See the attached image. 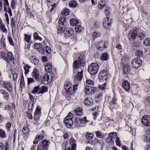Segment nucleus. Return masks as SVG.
Here are the masks:
<instances>
[{
	"mask_svg": "<svg viewBox=\"0 0 150 150\" xmlns=\"http://www.w3.org/2000/svg\"><path fill=\"white\" fill-rule=\"evenodd\" d=\"M39 91V87L36 86L34 87L33 90L32 91V93L35 94Z\"/></svg>",
	"mask_w": 150,
	"mask_h": 150,
	"instance_id": "obj_60",
	"label": "nucleus"
},
{
	"mask_svg": "<svg viewBox=\"0 0 150 150\" xmlns=\"http://www.w3.org/2000/svg\"><path fill=\"white\" fill-rule=\"evenodd\" d=\"M98 67L97 64L95 63H92L88 67V71L91 74H95L97 72Z\"/></svg>",
	"mask_w": 150,
	"mask_h": 150,
	"instance_id": "obj_2",
	"label": "nucleus"
},
{
	"mask_svg": "<svg viewBox=\"0 0 150 150\" xmlns=\"http://www.w3.org/2000/svg\"><path fill=\"white\" fill-rule=\"evenodd\" d=\"M105 1L106 0H100L98 2V6L99 9L101 10L103 8L106 4Z\"/></svg>",
	"mask_w": 150,
	"mask_h": 150,
	"instance_id": "obj_23",
	"label": "nucleus"
},
{
	"mask_svg": "<svg viewBox=\"0 0 150 150\" xmlns=\"http://www.w3.org/2000/svg\"><path fill=\"white\" fill-rule=\"evenodd\" d=\"M82 30L81 26L79 25H77L75 26V30L76 33H79Z\"/></svg>",
	"mask_w": 150,
	"mask_h": 150,
	"instance_id": "obj_46",
	"label": "nucleus"
},
{
	"mask_svg": "<svg viewBox=\"0 0 150 150\" xmlns=\"http://www.w3.org/2000/svg\"><path fill=\"white\" fill-rule=\"evenodd\" d=\"M117 134L115 132H112L109 134L107 142L108 143H113L114 139L117 137Z\"/></svg>",
	"mask_w": 150,
	"mask_h": 150,
	"instance_id": "obj_6",
	"label": "nucleus"
},
{
	"mask_svg": "<svg viewBox=\"0 0 150 150\" xmlns=\"http://www.w3.org/2000/svg\"><path fill=\"white\" fill-rule=\"evenodd\" d=\"M31 62L35 65H37L39 63V60L34 56L32 57L30 59Z\"/></svg>",
	"mask_w": 150,
	"mask_h": 150,
	"instance_id": "obj_37",
	"label": "nucleus"
},
{
	"mask_svg": "<svg viewBox=\"0 0 150 150\" xmlns=\"http://www.w3.org/2000/svg\"><path fill=\"white\" fill-rule=\"evenodd\" d=\"M83 59V57L82 55H79L78 58V61L80 63V66L81 67L83 66L84 65V63L82 61Z\"/></svg>",
	"mask_w": 150,
	"mask_h": 150,
	"instance_id": "obj_36",
	"label": "nucleus"
},
{
	"mask_svg": "<svg viewBox=\"0 0 150 150\" xmlns=\"http://www.w3.org/2000/svg\"><path fill=\"white\" fill-rule=\"evenodd\" d=\"M93 135L92 134L89 133H87L86 135V139L89 140L93 139Z\"/></svg>",
	"mask_w": 150,
	"mask_h": 150,
	"instance_id": "obj_48",
	"label": "nucleus"
},
{
	"mask_svg": "<svg viewBox=\"0 0 150 150\" xmlns=\"http://www.w3.org/2000/svg\"><path fill=\"white\" fill-rule=\"evenodd\" d=\"M30 68V67L27 64L24 66V69L25 70V75H27L29 71V70Z\"/></svg>",
	"mask_w": 150,
	"mask_h": 150,
	"instance_id": "obj_43",
	"label": "nucleus"
},
{
	"mask_svg": "<svg viewBox=\"0 0 150 150\" xmlns=\"http://www.w3.org/2000/svg\"><path fill=\"white\" fill-rule=\"evenodd\" d=\"M74 30L71 28H68L66 30H64V33L66 36L69 37L71 36L74 33Z\"/></svg>",
	"mask_w": 150,
	"mask_h": 150,
	"instance_id": "obj_12",
	"label": "nucleus"
},
{
	"mask_svg": "<svg viewBox=\"0 0 150 150\" xmlns=\"http://www.w3.org/2000/svg\"><path fill=\"white\" fill-rule=\"evenodd\" d=\"M83 71H81L80 72H78L77 74L74 76V81H80L82 80L83 78Z\"/></svg>",
	"mask_w": 150,
	"mask_h": 150,
	"instance_id": "obj_16",
	"label": "nucleus"
},
{
	"mask_svg": "<svg viewBox=\"0 0 150 150\" xmlns=\"http://www.w3.org/2000/svg\"><path fill=\"white\" fill-rule=\"evenodd\" d=\"M108 77V73L105 70H101L98 75V79L100 81L106 80Z\"/></svg>",
	"mask_w": 150,
	"mask_h": 150,
	"instance_id": "obj_5",
	"label": "nucleus"
},
{
	"mask_svg": "<svg viewBox=\"0 0 150 150\" xmlns=\"http://www.w3.org/2000/svg\"><path fill=\"white\" fill-rule=\"evenodd\" d=\"M6 137V134L5 131L0 129V137L1 138H5Z\"/></svg>",
	"mask_w": 150,
	"mask_h": 150,
	"instance_id": "obj_50",
	"label": "nucleus"
},
{
	"mask_svg": "<svg viewBox=\"0 0 150 150\" xmlns=\"http://www.w3.org/2000/svg\"><path fill=\"white\" fill-rule=\"evenodd\" d=\"M92 88V86H86L85 89V92L87 94H89L90 93L89 91L91 88Z\"/></svg>",
	"mask_w": 150,
	"mask_h": 150,
	"instance_id": "obj_49",
	"label": "nucleus"
},
{
	"mask_svg": "<svg viewBox=\"0 0 150 150\" xmlns=\"http://www.w3.org/2000/svg\"><path fill=\"white\" fill-rule=\"evenodd\" d=\"M0 28L2 31L4 33H6L7 30L6 28H5L4 24H1L0 25Z\"/></svg>",
	"mask_w": 150,
	"mask_h": 150,
	"instance_id": "obj_53",
	"label": "nucleus"
},
{
	"mask_svg": "<svg viewBox=\"0 0 150 150\" xmlns=\"http://www.w3.org/2000/svg\"><path fill=\"white\" fill-rule=\"evenodd\" d=\"M62 14L65 16H67L69 14V10L67 9H65L61 13Z\"/></svg>",
	"mask_w": 150,
	"mask_h": 150,
	"instance_id": "obj_52",
	"label": "nucleus"
},
{
	"mask_svg": "<svg viewBox=\"0 0 150 150\" xmlns=\"http://www.w3.org/2000/svg\"><path fill=\"white\" fill-rule=\"evenodd\" d=\"M79 121L81 124H85L88 122V121L86 119V117H84L83 118L80 119Z\"/></svg>",
	"mask_w": 150,
	"mask_h": 150,
	"instance_id": "obj_42",
	"label": "nucleus"
},
{
	"mask_svg": "<svg viewBox=\"0 0 150 150\" xmlns=\"http://www.w3.org/2000/svg\"><path fill=\"white\" fill-rule=\"evenodd\" d=\"M40 143L43 145L44 146L48 148L50 144L49 141L46 139H44L43 140L41 141Z\"/></svg>",
	"mask_w": 150,
	"mask_h": 150,
	"instance_id": "obj_29",
	"label": "nucleus"
},
{
	"mask_svg": "<svg viewBox=\"0 0 150 150\" xmlns=\"http://www.w3.org/2000/svg\"><path fill=\"white\" fill-rule=\"evenodd\" d=\"M22 132L25 134H27L29 131L28 128L24 126L22 129Z\"/></svg>",
	"mask_w": 150,
	"mask_h": 150,
	"instance_id": "obj_56",
	"label": "nucleus"
},
{
	"mask_svg": "<svg viewBox=\"0 0 150 150\" xmlns=\"http://www.w3.org/2000/svg\"><path fill=\"white\" fill-rule=\"evenodd\" d=\"M11 26L12 28H13L15 27V19L13 18H12L11 19Z\"/></svg>",
	"mask_w": 150,
	"mask_h": 150,
	"instance_id": "obj_55",
	"label": "nucleus"
},
{
	"mask_svg": "<svg viewBox=\"0 0 150 150\" xmlns=\"http://www.w3.org/2000/svg\"><path fill=\"white\" fill-rule=\"evenodd\" d=\"M74 115L71 113L69 112L65 118L64 122L68 128L70 127L73 124L72 119Z\"/></svg>",
	"mask_w": 150,
	"mask_h": 150,
	"instance_id": "obj_1",
	"label": "nucleus"
},
{
	"mask_svg": "<svg viewBox=\"0 0 150 150\" xmlns=\"http://www.w3.org/2000/svg\"><path fill=\"white\" fill-rule=\"evenodd\" d=\"M0 93L2 94L3 95V97L6 100H7L8 98V93L7 92L4 90H2L0 91Z\"/></svg>",
	"mask_w": 150,
	"mask_h": 150,
	"instance_id": "obj_35",
	"label": "nucleus"
},
{
	"mask_svg": "<svg viewBox=\"0 0 150 150\" xmlns=\"http://www.w3.org/2000/svg\"><path fill=\"white\" fill-rule=\"evenodd\" d=\"M136 54L138 56H141L142 54V50H138L136 52Z\"/></svg>",
	"mask_w": 150,
	"mask_h": 150,
	"instance_id": "obj_62",
	"label": "nucleus"
},
{
	"mask_svg": "<svg viewBox=\"0 0 150 150\" xmlns=\"http://www.w3.org/2000/svg\"><path fill=\"white\" fill-rule=\"evenodd\" d=\"M140 45V43L138 41H135L133 42V46L136 47H139Z\"/></svg>",
	"mask_w": 150,
	"mask_h": 150,
	"instance_id": "obj_59",
	"label": "nucleus"
},
{
	"mask_svg": "<svg viewBox=\"0 0 150 150\" xmlns=\"http://www.w3.org/2000/svg\"><path fill=\"white\" fill-rule=\"evenodd\" d=\"M64 88L66 91V93L68 95H71L72 94V88L69 82H65L64 83Z\"/></svg>",
	"mask_w": 150,
	"mask_h": 150,
	"instance_id": "obj_9",
	"label": "nucleus"
},
{
	"mask_svg": "<svg viewBox=\"0 0 150 150\" xmlns=\"http://www.w3.org/2000/svg\"><path fill=\"white\" fill-rule=\"evenodd\" d=\"M109 55L106 53L102 54L100 57V59L103 61L107 60L109 58Z\"/></svg>",
	"mask_w": 150,
	"mask_h": 150,
	"instance_id": "obj_27",
	"label": "nucleus"
},
{
	"mask_svg": "<svg viewBox=\"0 0 150 150\" xmlns=\"http://www.w3.org/2000/svg\"><path fill=\"white\" fill-rule=\"evenodd\" d=\"M51 48L49 46H46L44 47L43 49V53L45 55L49 54L51 52Z\"/></svg>",
	"mask_w": 150,
	"mask_h": 150,
	"instance_id": "obj_20",
	"label": "nucleus"
},
{
	"mask_svg": "<svg viewBox=\"0 0 150 150\" xmlns=\"http://www.w3.org/2000/svg\"><path fill=\"white\" fill-rule=\"evenodd\" d=\"M51 78H49V76L48 73L45 74L43 77L42 79V82L44 84H46L50 82L52 79V76H51Z\"/></svg>",
	"mask_w": 150,
	"mask_h": 150,
	"instance_id": "obj_8",
	"label": "nucleus"
},
{
	"mask_svg": "<svg viewBox=\"0 0 150 150\" xmlns=\"http://www.w3.org/2000/svg\"><path fill=\"white\" fill-rule=\"evenodd\" d=\"M84 103L87 106H91L93 105V103L92 99L89 98H87L84 100Z\"/></svg>",
	"mask_w": 150,
	"mask_h": 150,
	"instance_id": "obj_17",
	"label": "nucleus"
},
{
	"mask_svg": "<svg viewBox=\"0 0 150 150\" xmlns=\"http://www.w3.org/2000/svg\"><path fill=\"white\" fill-rule=\"evenodd\" d=\"M86 82L88 84L93 85H94L93 82V81L90 79H86Z\"/></svg>",
	"mask_w": 150,
	"mask_h": 150,
	"instance_id": "obj_64",
	"label": "nucleus"
},
{
	"mask_svg": "<svg viewBox=\"0 0 150 150\" xmlns=\"http://www.w3.org/2000/svg\"><path fill=\"white\" fill-rule=\"evenodd\" d=\"M41 110L39 106L37 107L34 113V115H40Z\"/></svg>",
	"mask_w": 150,
	"mask_h": 150,
	"instance_id": "obj_51",
	"label": "nucleus"
},
{
	"mask_svg": "<svg viewBox=\"0 0 150 150\" xmlns=\"http://www.w3.org/2000/svg\"><path fill=\"white\" fill-rule=\"evenodd\" d=\"M137 30H133L131 33L128 34V36H130L132 39H134L137 36Z\"/></svg>",
	"mask_w": 150,
	"mask_h": 150,
	"instance_id": "obj_28",
	"label": "nucleus"
},
{
	"mask_svg": "<svg viewBox=\"0 0 150 150\" xmlns=\"http://www.w3.org/2000/svg\"><path fill=\"white\" fill-rule=\"evenodd\" d=\"M4 1V11H7L6 6H9V4L8 0H3Z\"/></svg>",
	"mask_w": 150,
	"mask_h": 150,
	"instance_id": "obj_39",
	"label": "nucleus"
},
{
	"mask_svg": "<svg viewBox=\"0 0 150 150\" xmlns=\"http://www.w3.org/2000/svg\"><path fill=\"white\" fill-rule=\"evenodd\" d=\"M115 142L117 146H121V144L120 143L119 137H117L116 138L115 140Z\"/></svg>",
	"mask_w": 150,
	"mask_h": 150,
	"instance_id": "obj_57",
	"label": "nucleus"
},
{
	"mask_svg": "<svg viewBox=\"0 0 150 150\" xmlns=\"http://www.w3.org/2000/svg\"><path fill=\"white\" fill-rule=\"evenodd\" d=\"M15 2L14 0H12L11 3V6L12 9L15 8Z\"/></svg>",
	"mask_w": 150,
	"mask_h": 150,
	"instance_id": "obj_63",
	"label": "nucleus"
},
{
	"mask_svg": "<svg viewBox=\"0 0 150 150\" xmlns=\"http://www.w3.org/2000/svg\"><path fill=\"white\" fill-rule=\"evenodd\" d=\"M66 23V18L63 17H61L59 19V23L60 25L63 26Z\"/></svg>",
	"mask_w": 150,
	"mask_h": 150,
	"instance_id": "obj_31",
	"label": "nucleus"
},
{
	"mask_svg": "<svg viewBox=\"0 0 150 150\" xmlns=\"http://www.w3.org/2000/svg\"><path fill=\"white\" fill-rule=\"evenodd\" d=\"M69 5L71 8H75L78 6V4L76 1L72 0L69 2Z\"/></svg>",
	"mask_w": 150,
	"mask_h": 150,
	"instance_id": "obj_26",
	"label": "nucleus"
},
{
	"mask_svg": "<svg viewBox=\"0 0 150 150\" xmlns=\"http://www.w3.org/2000/svg\"><path fill=\"white\" fill-rule=\"evenodd\" d=\"M1 57L6 62H8L10 60L11 62L13 63V57L11 52L8 53L3 52L2 54Z\"/></svg>",
	"mask_w": 150,
	"mask_h": 150,
	"instance_id": "obj_3",
	"label": "nucleus"
},
{
	"mask_svg": "<svg viewBox=\"0 0 150 150\" xmlns=\"http://www.w3.org/2000/svg\"><path fill=\"white\" fill-rule=\"evenodd\" d=\"M79 23L78 21L75 18L70 19V23L71 25L74 26Z\"/></svg>",
	"mask_w": 150,
	"mask_h": 150,
	"instance_id": "obj_33",
	"label": "nucleus"
},
{
	"mask_svg": "<svg viewBox=\"0 0 150 150\" xmlns=\"http://www.w3.org/2000/svg\"><path fill=\"white\" fill-rule=\"evenodd\" d=\"M74 111L75 114L77 116H81L83 115L82 109L81 108L79 107L76 108L74 110Z\"/></svg>",
	"mask_w": 150,
	"mask_h": 150,
	"instance_id": "obj_21",
	"label": "nucleus"
},
{
	"mask_svg": "<svg viewBox=\"0 0 150 150\" xmlns=\"http://www.w3.org/2000/svg\"><path fill=\"white\" fill-rule=\"evenodd\" d=\"M47 88L45 86H42L39 88V91L38 93L37 94L38 95H39L41 94H43L45 92H47Z\"/></svg>",
	"mask_w": 150,
	"mask_h": 150,
	"instance_id": "obj_24",
	"label": "nucleus"
},
{
	"mask_svg": "<svg viewBox=\"0 0 150 150\" xmlns=\"http://www.w3.org/2000/svg\"><path fill=\"white\" fill-rule=\"evenodd\" d=\"M34 47L37 51H39L42 48V45L40 43H36L34 45Z\"/></svg>",
	"mask_w": 150,
	"mask_h": 150,
	"instance_id": "obj_30",
	"label": "nucleus"
},
{
	"mask_svg": "<svg viewBox=\"0 0 150 150\" xmlns=\"http://www.w3.org/2000/svg\"><path fill=\"white\" fill-rule=\"evenodd\" d=\"M144 44L145 46H150V39L147 38L145 39L144 41Z\"/></svg>",
	"mask_w": 150,
	"mask_h": 150,
	"instance_id": "obj_45",
	"label": "nucleus"
},
{
	"mask_svg": "<svg viewBox=\"0 0 150 150\" xmlns=\"http://www.w3.org/2000/svg\"><path fill=\"white\" fill-rule=\"evenodd\" d=\"M9 144L7 142H6L5 145L0 142V150H8Z\"/></svg>",
	"mask_w": 150,
	"mask_h": 150,
	"instance_id": "obj_18",
	"label": "nucleus"
},
{
	"mask_svg": "<svg viewBox=\"0 0 150 150\" xmlns=\"http://www.w3.org/2000/svg\"><path fill=\"white\" fill-rule=\"evenodd\" d=\"M32 77L37 81L39 80V72L38 69H34L32 74Z\"/></svg>",
	"mask_w": 150,
	"mask_h": 150,
	"instance_id": "obj_14",
	"label": "nucleus"
},
{
	"mask_svg": "<svg viewBox=\"0 0 150 150\" xmlns=\"http://www.w3.org/2000/svg\"><path fill=\"white\" fill-rule=\"evenodd\" d=\"M145 34L142 31L137 32V36L139 39L142 40L145 37Z\"/></svg>",
	"mask_w": 150,
	"mask_h": 150,
	"instance_id": "obj_19",
	"label": "nucleus"
},
{
	"mask_svg": "<svg viewBox=\"0 0 150 150\" xmlns=\"http://www.w3.org/2000/svg\"><path fill=\"white\" fill-rule=\"evenodd\" d=\"M142 60L139 57L135 58L132 62V67L135 69L139 68L142 65Z\"/></svg>",
	"mask_w": 150,
	"mask_h": 150,
	"instance_id": "obj_4",
	"label": "nucleus"
},
{
	"mask_svg": "<svg viewBox=\"0 0 150 150\" xmlns=\"http://www.w3.org/2000/svg\"><path fill=\"white\" fill-rule=\"evenodd\" d=\"M33 39L35 40H39L40 41L42 40V38L39 36L38 33L36 32H34L33 33Z\"/></svg>",
	"mask_w": 150,
	"mask_h": 150,
	"instance_id": "obj_32",
	"label": "nucleus"
},
{
	"mask_svg": "<svg viewBox=\"0 0 150 150\" xmlns=\"http://www.w3.org/2000/svg\"><path fill=\"white\" fill-rule=\"evenodd\" d=\"M67 145V143L65 142L62 145V147H64L65 149L64 150H71V148L70 147L66 148Z\"/></svg>",
	"mask_w": 150,
	"mask_h": 150,
	"instance_id": "obj_61",
	"label": "nucleus"
},
{
	"mask_svg": "<svg viewBox=\"0 0 150 150\" xmlns=\"http://www.w3.org/2000/svg\"><path fill=\"white\" fill-rule=\"evenodd\" d=\"M124 73L125 74H129L130 71V68L129 66L127 65H124L123 68Z\"/></svg>",
	"mask_w": 150,
	"mask_h": 150,
	"instance_id": "obj_25",
	"label": "nucleus"
},
{
	"mask_svg": "<svg viewBox=\"0 0 150 150\" xmlns=\"http://www.w3.org/2000/svg\"><path fill=\"white\" fill-rule=\"evenodd\" d=\"M24 40L26 42L29 43L30 42V41L31 39V36L30 35H29L25 34H24Z\"/></svg>",
	"mask_w": 150,
	"mask_h": 150,
	"instance_id": "obj_38",
	"label": "nucleus"
},
{
	"mask_svg": "<svg viewBox=\"0 0 150 150\" xmlns=\"http://www.w3.org/2000/svg\"><path fill=\"white\" fill-rule=\"evenodd\" d=\"M111 23L109 20L107 16L106 18H104L103 22V27L106 29L110 28V26Z\"/></svg>",
	"mask_w": 150,
	"mask_h": 150,
	"instance_id": "obj_7",
	"label": "nucleus"
},
{
	"mask_svg": "<svg viewBox=\"0 0 150 150\" xmlns=\"http://www.w3.org/2000/svg\"><path fill=\"white\" fill-rule=\"evenodd\" d=\"M45 71L46 72H49L51 71L52 66V64L50 63L47 62L45 64Z\"/></svg>",
	"mask_w": 150,
	"mask_h": 150,
	"instance_id": "obj_22",
	"label": "nucleus"
},
{
	"mask_svg": "<svg viewBox=\"0 0 150 150\" xmlns=\"http://www.w3.org/2000/svg\"><path fill=\"white\" fill-rule=\"evenodd\" d=\"M122 86L123 88L127 91L129 90L130 88V83L127 80L124 81L122 82Z\"/></svg>",
	"mask_w": 150,
	"mask_h": 150,
	"instance_id": "obj_15",
	"label": "nucleus"
},
{
	"mask_svg": "<svg viewBox=\"0 0 150 150\" xmlns=\"http://www.w3.org/2000/svg\"><path fill=\"white\" fill-rule=\"evenodd\" d=\"M142 122L146 126H150V119L147 116H144L142 117Z\"/></svg>",
	"mask_w": 150,
	"mask_h": 150,
	"instance_id": "obj_11",
	"label": "nucleus"
},
{
	"mask_svg": "<svg viewBox=\"0 0 150 150\" xmlns=\"http://www.w3.org/2000/svg\"><path fill=\"white\" fill-rule=\"evenodd\" d=\"M80 63L78 60L74 61L73 64V67L75 69H77L79 67Z\"/></svg>",
	"mask_w": 150,
	"mask_h": 150,
	"instance_id": "obj_40",
	"label": "nucleus"
},
{
	"mask_svg": "<svg viewBox=\"0 0 150 150\" xmlns=\"http://www.w3.org/2000/svg\"><path fill=\"white\" fill-rule=\"evenodd\" d=\"M44 137V135L42 134H38L36 136L35 139L38 141L42 140Z\"/></svg>",
	"mask_w": 150,
	"mask_h": 150,
	"instance_id": "obj_44",
	"label": "nucleus"
},
{
	"mask_svg": "<svg viewBox=\"0 0 150 150\" xmlns=\"http://www.w3.org/2000/svg\"><path fill=\"white\" fill-rule=\"evenodd\" d=\"M96 48L100 51H102L106 47L105 42L101 40L97 42L96 45Z\"/></svg>",
	"mask_w": 150,
	"mask_h": 150,
	"instance_id": "obj_10",
	"label": "nucleus"
},
{
	"mask_svg": "<svg viewBox=\"0 0 150 150\" xmlns=\"http://www.w3.org/2000/svg\"><path fill=\"white\" fill-rule=\"evenodd\" d=\"M7 38L8 41L9 42V43L10 45L13 46V39L11 37L9 36H8L7 37Z\"/></svg>",
	"mask_w": 150,
	"mask_h": 150,
	"instance_id": "obj_58",
	"label": "nucleus"
},
{
	"mask_svg": "<svg viewBox=\"0 0 150 150\" xmlns=\"http://www.w3.org/2000/svg\"><path fill=\"white\" fill-rule=\"evenodd\" d=\"M95 134L96 137L98 138H101L103 137V135L99 131H96Z\"/></svg>",
	"mask_w": 150,
	"mask_h": 150,
	"instance_id": "obj_47",
	"label": "nucleus"
},
{
	"mask_svg": "<svg viewBox=\"0 0 150 150\" xmlns=\"http://www.w3.org/2000/svg\"><path fill=\"white\" fill-rule=\"evenodd\" d=\"M25 84L24 79L23 76H22L21 78V79L20 81V86L22 87Z\"/></svg>",
	"mask_w": 150,
	"mask_h": 150,
	"instance_id": "obj_54",
	"label": "nucleus"
},
{
	"mask_svg": "<svg viewBox=\"0 0 150 150\" xmlns=\"http://www.w3.org/2000/svg\"><path fill=\"white\" fill-rule=\"evenodd\" d=\"M48 148L40 143L37 146V150H48Z\"/></svg>",
	"mask_w": 150,
	"mask_h": 150,
	"instance_id": "obj_34",
	"label": "nucleus"
},
{
	"mask_svg": "<svg viewBox=\"0 0 150 150\" xmlns=\"http://www.w3.org/2000/svg\"><path fill=\"white\" fill-rule=\"evenodd\" d=\"M100 33L95 32L92 35V38L93 40H95L96 38L100 37Z\"/></svg>",
	"mask_w": 150,
	"mask_h": 150,
	"instance_id": "obj_41",
	"label": "nucleus"
},
{
	"mask_svg": "<svg viewBox=\"0 0 150 150\" xmlns=\"http://www.w3.org/2000/svg\"><path fill=\"white\" fill-rule=\"evenodd\" d=\"M2 86L9 91L11 90V85L8 81H4L2 84Z\"/></svg>",
	"mask_w": 150,
	"mask_h": 150,
	"instance_id": "obj_13",
	"label": "nucleus"
}]
</instances>
